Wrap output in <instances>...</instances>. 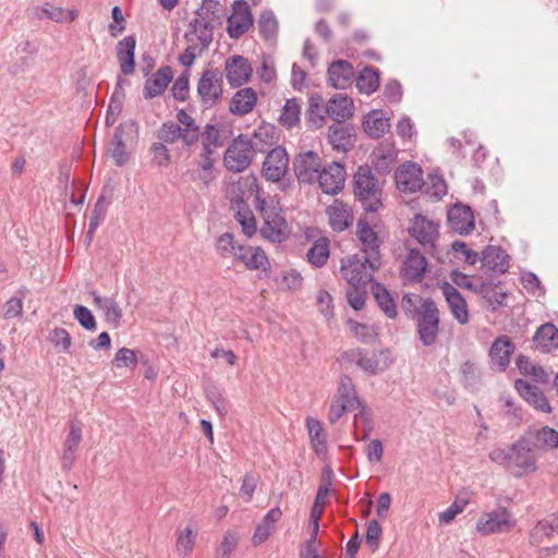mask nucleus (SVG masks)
Here are the masks:
<instances>
[{"instance_id":"obj_1","label":"nucleus","mask_w":558,"mask_h":558,"mask_svg":"<svg viewBox=\"0 0 558 558\" xmlns=\"http://www.w3.org/2000/svg\"><path fill=\"white\" fill-rule=\"evenodd\" d=\"M241 182L254 195L256 209L264 220L260 228L263 238L271 242L283 241L288 234V223L281 215L279 202L274 197L263 196V190L255 175L243 178L239 183Z\"/></svg>"},{"instance_id":"obj_2","label":"nucleus","mask_w":558,"mask_h":558,"mask_svg":"<svg viewBox=\"0 0 558 558\" xmlns=\"http://www.w3.org/2000/svg\"><path fill=\"white\" fill-rule=\"evenodd\" d=\"M489 459L502 465L509 474L520 478L538 471V457L527 440L519 439L507 448H495L489 452Z\"/></svg>"},{"instance_id":"obj_3","label":"nucleus","mask_w":558,"mask_h":558,"mask_svg":"<svg viewBox=\"0 0 558 558\" xmlns=\"http://www.w3.org/2000/svg\"><path fill=\"white\" fill-rule=\"evenodd\" d=\"M360 407L361 400L357 396L353 380L348 375H341L336 393L333 395L329 405V422L331 424H336L347 412L356 410Z\"/></svg>"},{"instance_id":"obj_4","label":"nucleus","mask_w":558,"mask_h":558,"mask_svg":"<svg viewBox=\"0 0 558 558\" xmlns=\"http://www.w3.org/2000/svg\"><path fill=\"white\" fill-rule=\"evenodd\" d=\"M379 267L380 260L354 254L341 259L340 275L350 287H362L372 281L374 271Z\"/></svg>"},{"instance_id":"obj_5","label":"nucleus","mask_w":558,"mask_h":558,"mask_svg":"<svg viewBox=\"0 0 558 558\" xmlns=\"http://www.w3.org/2000/svg\"><path fill=\"white\" fill-rule=\"evenodd\" d=\"M517 525V519L506 507L483 512L476 521L475 530L482 536L508 533Z\"/></svg>"},{"instance_id":"obj_6","label":"nucleus","mask_w":558,"mask_h":558,"mask_svg":"<svg viewBox=\"0 0 558 558\" xmlns=\"http://www.w3.org/2000/svg\"><path fill=\"white\" fill-rule=\"evenodd\" d=\"M222 15L223 7L219 1L203 0L194 20L195 31L199 33L202 43L211 41V32L221 24Z\"/></svg>"},{"instance_id":"obj_7","label":"nucleus","mask_w":558,"mask_h":558,"mask_svg":"<svg viewBox=\"0 0 558 558\" xmlns=\"http://www.w3.org/2000/svg\"><path fill=\"white\" fill-rule=\"evenodd\" d=\"M252 143L247 135L236 136L228 146L223 155L225 167L234 173L246 170L253 160Z\"/></svg>"},{"instance_id":"obj_8","label":"nucleus","mask_w":558,"mask_h":558,"mask_svg":"<svg viewBox=\"0 0 558 558\" xmlns=\"http://www.w3.org/2000/svg\"><path fill=\"white\" fill-rule=\"evenodd\" d=\"M354 192L367 209L375 210L379 205L380 187L369 167H359L354 174Z\"/></svg>"},{"instance_id":"obj_9","label":"nucleus","mask_w":558,"mask_h":558,"mask_svg":"<svg viewBox=\"0 0 558 558\" xmlns=\"http://www.w3.org/2000/svg\"><path fill=\"white\" fill-rule=\"evenodd\" d=\"M438 325L439 312L436 304L430 300L423 301L418 312L417 330L424 345H430L436 341Z\"/></svg>"},{"instance_id":"obj_10","label":"nucleus","mask_w":558,"mask_h":558,"mask_svg":"<svg viewBox=\"0 0 558 558\" xmlns=\"http://www.w3.org/2000/svg\"><path fill=\"white\" fill-rule=\"evenodd\" d=\"M288 170L289 155L286 148L276 146L267 153L260 173L266 181L277 183L286 177Z\"/></svg>"},{"instance_id":"obj_11","label":"nucleus","mask_w":558,"mask_h":558,"mask_svg":"<svg viewBox=\"0 0 558 558\" xmlns=\"http://www.w3.org/2000/svg\"><path fill=\"white\" fill-rule=\"evenodd\" d=\"M322 167V158L313 150L301 151L293 160L295 178L299 182L305 184L316 183Z\"/></svg>"},{"instance_id":"obj_12","label":"nucleus","mask_w":558,"mask_h":558,"mask_svg":"<svg viewBox=\"0 0 558 558\" xmlns=\"http://www.w3.org/2000/svg\"><path fill=\"white\" fill-rule=\"evenodd\" d=\"M223 74L231 87H241L251 81L253 66L247 58L233 54L226 59Z\"/></svg>"},{"instance_id":"obj_13","label":"nucleus","mask_w":558,"mask_h":558,"mask_svg":"<svg viewBox=\"0 0 558 558\" xmlns=\"http://www.w3.org/2000/svg\"><path fill=\"white\" fill-rule=\"evenodd\" d=\"M345 179L344 167L340 162L332 161L322 167L316 183L323 193L337 195L343 190Z\"/></svg>"},{"instance_id":"obj_14","label":"nucleus","mask_w":558,"mask_h":558,"mask_svg":"<svg viewBox=\"0 0 558 558\" xmlns=\"http://www.w3.org/2000/svg\"><path fill=\"white\" fill-rule=\"evenodd\" d=\"M337 362L345 369L354 366L369 375H374L379 368V361L375 353L363 351L360 348L348 349L340 353Z\"/></svg>"},{"instance_id":"obj_15","label":"nucleus","mask_w":558,"mask_h":558,"mask_svg":"<svg viewBox=\"0 0 558 558\" xmlns=\"http://www.w3.org/2000/svg\"><path fill=\"white\" fill-rule=\"evenodd\" d=\"M253 25V15L247 2L243 0L234 1L232 13L228 19V35L238 39L245 34Z\"/></svg>"},{"instance_id":"obj_16","label":"nucleus","mask_w":558,"mask_h":558,"mask_svg":"<svg viewBox=\"0 0 558 558\" xmlns=\"http://www.w3.org/2000/svg\"><path fill=\"white\" fill-rule=\"evenodd\" d=\"M222 78L216 70L207 69L202 73L197 83V94L202 101L214 105L222 95Z\"/></svg>"},{"instance_id":"obj_17","label":"nucleus","mask_w":558,"mask_h":558,"mask_svg":"<svg viewBox=\"0 0 558 558\" xmlns=\"http://www.w3.org/2000/svg\"><path fill=\"white\" fill-rule=\"evenodd\" d=\"M395 179L399 191L404 193H414L424 184L423 171L414 162L400 166L395 173Z\"/></svg>"},{"instance_id":"obj_18","label":"nucleus","mask_w":558,"mask_h":558,"mask_svg":"<svg viewBox=\"0 0 558 558\" xmlns=\"http://www.w3.org/2000/svg\"><path fill=\"white\" fill-rule=\"evenodd\" d=\"M356 238L360 243V250L367 258L380 260L381 240L378 233L364 219H360L356 225Z\"/></svg>"},{"instance_id":"obj_19","label":"nucleus","mask_w":558,"mask_h":558,"mask_svg":"<svg viewBox=\"0 0 558 558\" xmlns=\"http://www.w3.org/2000/svg\"><path fill=\"white\" fill-rule=\"evenodd\" d=\"M439 225L423 215H416L409 228L410 234L423 246H434L439 236Z\"/></svg>"},{"instance_id":"obj_20","label":"nucleus","mask_w":558,"mask_h":558,"mask_svg":"<svg viewBox=\"0 0 558 558\" xmlns=\"http://www.w3.org/2000/svg\"><path fill=\"white\" fill-rule=\"evenodd\" d=\"M514 344L508 336H500L495 339L489 349V363L493 368L504 372L510 364L514 352Z\"/></svg>"},{"instance_id":"obj_21","label":"nucleus","mask_w":558,"mask_h":558,"mask_svg":"<svg viewBox=\"0 0 558 558\" xmlns=\"http://www.w3.org/2000/svg\"><path fill=\"white\" fill-rule=\"evenodd\" d=\"M326 215L330 228L336 232L348 229L354 219L351 206L341 199H335L327 208Z\"/></svg>"},{"instance_id":"obj_22","label":"nucleus","mask_w":558,"mask_h":558,"mask_svg":"<svg viewBox=\"0 0 558 558\" xmlns=\"http://www.w3.org/2000/svg\"><path fill=\"white\" fill-rule=\"evenodd\" d=\"M233 258L241 262L248 270L266 271L270 267L266 253L259 246L238 245Z\"/></svg>"},{"instance_id":"obj_23","label":"nucleus","mask_w":558,"mask_h":558,"mask_svg":"<svg viewBox=\"0 0 558 558\" xmlns=\"http://www.w3.org/2000/svg\"><path fill=\"white\" fill-rule=\"evenodd\" d=\"M482 267L485 271L496 275H502L508 271L510 266V256L507 252L495 245L487 246L482 252Z\"/></svg>"},{"instance_id":"obj_24","label":"nucleus","mask_w":558,"mask_h":558,"mask_svg":"<svg viewBox=\"0 0 558 558\" xmlns=\"http://www.w3.org/2000/svg\"><path fill=\"white\" fill-rule=\"evenodd\" d=\"M426 258L416 250H411L402 262L400 276L405 282H420L426 271Z\"/></svg>"},{"instance_id":"obj_25","label":"nucleus","mask_w":558,"mask_h":558,"mask_svg":"<svg viewBox=\"0 0 558 558\" xmlns=\"http://www.w3.org/2000/svg\"><path fill=\"white\" fill-rule=\"evenodd\" d=\"M514 386L520 396L535 410L543 413H550L553 411L548 399L537 387L532 386L524 379L515 380Z\"/></svg>"},{"instance_id":"obj_26","label":"nucleus","mask_w":558,"mask_h":558,"mask_svg":"<svg viewBox=\"0 0 558 558\" xmlns=\"http://www.w3.org/2000/svg\"><path fill=\"white\" fill-rule=\"evenodd\" d=\"M257 93L252 87H243L236 90L229 104V111L234 116H246L251 113L257 105Z\"/></svg>"},{"instance_id":"obj_27","label":"nucleus","mask_w":558,"mask_h":558,"mask_svg":"<svg viewBox=\"0 0 558 558\" xmlns=\"http://www.w3.org/2000/svg\"><path fill=\"white\" fill-rule=\"evenodd\" d=\"M282 518V510L280 507L271 508L257 524L252 536L253 546L257 547L265 543L275 532L276 524Z\"/></svg>"},{"instance_id":"obj_28","label":"nucleus","mask_w":558,"mask_h":558,"mask_svg":"<svg viewBox=\"0 0 558 558\" xmlns=\"http://www.w3.org/2000/svg\"><path fill=\"white\" fill-rule=\"evenodd\" d=\"M441 292L449 305L451 314L460 324L469 322L468 304L458 290L450 283L441 286Z\"/></svg>"},{"instance_id":"obj_29","label":"nucleus","mask_w":558,"mask_h":558,"mask_svg":"<svg viewBox=\"0 0 558 558\" xmlns=\"http://www.w3.org/2000/svg\"><path fill=\"white\" fill-rule=\"evenodd\" d=\"M451 229L460 234H468L474 229V216L470 207L454 205L448 211Z\"/></svg>"},{"instance_id":"obj_30","label":"nucleus","mask_w":558,"mask_h":558,"mask_svg":"<svg viewBox=\"0 0 558 558\" xmlns=\"http://www.w3.org/2000/svg\"><path fill=\"white\" fill-rule=\"evenodd\" d=\"M364 132L372 138L384 136L390 129V118L383 110H372L363 119Z\"/></svg>"},{"instance_id":"obj_31","label":"nucleus","mask_w":558,"mask_h":558,"mask_svg":"<svg viewBox=\"0 0 558 558\" xmlns=\"http://www.w3.org/2000/svg\"><path fill=\"white\" fill-rule=\"evenodd\" d=\"M248 141L252 143L254 151H265L271 146L277 145L279 141L278 132L275 125L270 123H262L258 125Z\"/></svg>"},{"instance_id":"obj_32","label":"nucleus","mask_w":558,"mask_h":558,"mask_svg":"<svg viewBox=\"0 0 558 558\" xmlns=\"http://www.w3.org/2000/svg\"><path fill=\"white\" fill-rule=\"evenodd\" d=\"M354 132L348 125L333 124L328 130V142L332 149L345 153L354 145Z\"/></svg>"},{"instance_id":"obj_33","label":"nucleus","mask_w":558,"mask_h":558,"mask_svg":"<svg viewBox=\"0 0 558 558\" xmlns=\"http://www.w3.org/2000/svg\"><path fill=\"white\" fill-rule=\"evenodd\" d=\"M173 72L170 66H162L150 77H148L144 85L145 98H154L161 95L169 83L172 81Z\"/></svg>"},{"instance_id":"obj_34","label":"nucleus","mask_w":558,"mask_h":558,"mask_svg":"<svg viewBox=\"0 0 558 558\" xmlns=\"http://www.w3.org/2000/svg\"><path fill=\"white\" fill-rule=\"evenodd\" d=\"M327 116L328 102L324 104V98L319 94L311 95L308 98V108L306 110V121L310 128H323Z\"/></svg>"},{"instance_id":"obj_35","label":"nucleus","mask_w":558,"mask_h":558,"mask_svg":"<svg viewBox=\"0 0 558 558\" xmlns=\"http://www.w3.org/2000/svg\"><path fill=\"white\" fill-rule=\"evenodd\" d=\"M136 40L133 36L124 37L117 45V58L120 63L121 72L124 75H130L134 72Z\"/></svg>"},{"instance_id":"obj_36","label":"nucleus","mask_w":558,"mask_h":558,"mask_svg":"<svg viewBox=\"0 0 558 558\" xmlns=\"http://www.w3.org/2000/svg\"><path fill=\"white\" fill-rule=\"evenodd\" d=\"M353 76V66L347 61H336L328 69V81L335 88H345Z\"/></svg>"},{"instance_id":"obj_37","label":"nucleus","mask_w":558,"mask_h":558,"mask_svg":"<svg viewBox=\"0 0 558 558\" xmlns=\"http://www.w3.org/2000/svg\"><path fill=\"white\" fill-rule=\"evenodd\" d=\"M354 113L352 99L343 95H335L328 100V117L337 122L350 119Z\"/></svg>"},{"instance_id":"obj_38","label":"nucleus","mask_w":558,"mask_h":558,"mask_svg":"<svg viewBox=\"0 0 558 558\" xmlns=\"http://www.w3.org/2000/svg\"><path fill=\"white\" fill-rule=\"evenodd\" d=\"M305 425L313 450L318 454L324 453L327 449V434L323 423L315 417L308 416L305 420Z\"/></svg>"},{"instance_id":"obj_39","label":"nucleus","mask_w":558,"mask_h":558,"mask_svg":"<svg viewBox=\"0 0 558 558\" xmlns=\"http://www.w3.org/2000/svg\"><path fill=\"white\" fill-rule=\"evenodd\" d=\"M535 345L543 352H549L558 348V328L550 323L542 325L535 336Z\"/></svg>"},{"instance_id":"obj_40","label":"nucleus","mask_w":558,"mask_h":558,"mask_svg":"<svg viewBox=\"0 0 558 558\" xmlns=\"http://www.w3.org/2000/svg\"><path fill=\"white\" fill-rule=\"evenodd\" d=\"M82 440V428L72 423L69 434L63 444L62 461L65 468H70L75 459V451Z\"/></svg>"},{"instance_id":"obj_41","label":"nucleus","mask_w":558,"mask_h":558,"mask_svg":"<svg viewBox=\"0 0 558 558\" xmlns=\"http://www.w3.org/2000/svg\"><path fill=\"white\" fill-rule=\"evenodd\" d=\"M301 101L298 98L288 99L282 107L278 122L281 126L290 130L300 124Z\"/></svg>"},{"instance_id":"obj_42","label":"nucleus","mask_w":558,"mask_h":558,"mask_svg":"<svg viewBox=\"0 0 558 558\" xmlns=\"http://www.w3.org/2000/svg\"><path fill=\"white\" fill-rule=\"evenodd\" d=\"M475 291L490 304L493 310L502 306L508 296L507 292L499 283L495 284L493 282H483L475 289Z\"/></svg>"},{"instance_id":"obj_43","label":"nucleus","mask_w":558,"mask_h":558,"mask_svg":"<svg viewBox=\"0 0 558 558\" xmlns=\"http://www.w3.org/2000/svg\"><path fill=\"white\" fill-rule=\"evenodd\" d=\"M196 544V532L191 525H186L177 533L175 553L179 557H189Z\"/></svg>"},{"instance_id":"obj_44","label":"nucleus","mask_w":558,"mask_h":558,"mask_svg":"<svg viewBox=\"0 0 558 558\" xmlns=\"http://www.w3.org/2000/svg\"><path fill=\"white\" fill-rule=\"evenodd\" d=\"M94 303L98 308H101L105 313V318L108 323L118 326L122 318V310L118 302L112 298L102 299L98 294L94 293Z\"/></svg>"},{"instance_id":"obj_45","label":"nucleus","mask_w":558,"mask_h":558,"mask_svg":"<svg viewBox=\"0 0 558 558\" xmlns=\"http://www.w3.org/2000/svg\"><path fill=\"white\" fill-rule=\"evenodd\" d=\"M329 255V240L327 238H320L313 243L307 251L306 257L311 265L320 268L327 263Z\"/></svg>"},{"instance_id":"obj_46","label":"nucleus","mask_w":558,"mask_h":558,"mask_svg":"<svg viewBox=\"0 0 558 558\" xmlns=\"http://www.w3.org/2000/svg\"><path fill=\"white\" fill-rule=\"evenodd\" d=\"M39 17L46 16L58 23H71L77 17V12L74 10L66 11L60 7H53L46 3L38 9Z\"/></svg>"},{"instance_id":"obj_47","label":"nucleus","mask_w":558,"mask_h":558,"mask_svg":"<svg viewBox=\"0 0 558 558\" xmlns=\"http://www.w3.org/2000/svg\"><path fill=\"white\" fill-rule=\"evenodd\" d=\"M535 448L541 450H553L558 447V432L545 426L535 432Z\"/></svg>"},{"instance_id":"obj_48","label":"nucleus","mask_w":558,"mask_h":558,"mask_svg":"<svg viewBox=\"0 0 558 558\" xmlns=\"http://www.w3.org/2000/svg\"><path fill=\"white\" fill-rule=\"evenodd\" d=\"M517 366L521 374L532 377L535 381L545 383L548 375L539 365L535 364L529 357L520 355L517 360Z\"/></svg>"},{"instance_id":"obj_49","label":"nucleus","mask_w":558,"mask_h":558,"mask_svg":"<svg viewBox=\"0 0 558 558\" xmlns=\"http://www.w3.org/2000/svg\"><path fill=\"white\" fill-rule=\"evenodd\" d=\"M372 291H373L375 300L377 301L378 305L384 311V313L389 318L396 317L397 316L396 305H395L393 300L390 296L389 292L386 290V288L379 283H375L372 287Z\"/></svg>"},{"instance_id":"obj_50","label":"nucleus","mask_w":558,"mask_h":558,"mask_svg":"<svg viewBox=\"0 0 558 558\" xmlns=\"http://www.w3.org/2000/svg\"><path fill=\"white\" fill-rule=\"evenodd\" d=\"M379 86V77L376 70L371 68L363 69L357 77L356 87L361 93L369 95Z\"/></svg>"},{"instance_id":"obj_51","label":"nucleus","mask_w":558,"mask_h":558,"mask_svg":"<svg viewBox=\"0 0 558 558\" xmlns=\"http://www.w3.org/2000/svg\"><path fill=\"white\" fill-rule=\"evenodd\" d=\"M199 138L202 142L203 150L208 151L209 154H215L217 148L222 145L219 130L211 124L205 126V130L201 134Z\"/></svg>"},{"instance_id":"obj_52","label":"nucleus","mask_w":558,"mask_h":558,"mask_svg":"<svg viewBox=\"0 0 558 558\" xmlns=\"http://www.w3.org/2000/svg\"><path fill=\"white\" fill-rule=\"evenodd\" d=\"M258 28L260 36L266 40L274 39L277 36L278 21L272 12L266 11L262 13L258 21Z\"/></svg>"},{"instance_id":"obj_53","label":"nucleus","mask_w":558,"mask_h":558,"mask_svg":"<svg viewBox=\"0 0 558 558\" xmlns=\"http://www.w3.org/2000/svg\"><path fill=\"white\" fill-rule=\"evenodd\" d=\"M235 219L242 227V231L247 238H251L256 233V219L253 211L247 206L239 208L235 214Z\"/></svg>"},{"instance_id":"obj_54","label":"nucleus","mask_w":558,"mask_h":558,"mask_svg":"<svg viewBox=\"0 0 558 558\" xmlns=\"http://www.w3.org/2000/svg\"><path fill=\"white\" fill-rule=\"evenodd\" d=\"M350 332L359 340L371 342L377 337V328L373 325L361 324L353 319L348 320Z\"/></svg>"},{"instance_id":"obj_55","label":"nucleus","mask_w":558,"mask_h":558,"mask_svg":"<svg viewBox=\"0 0 558 558\" xmlns=\"http://www.w3.org/2000/svg\"><path fill=\"white\" fill-rule=\"evenodd\" d=\"M137 363L138 359L136 352L129 348L119 349L112 360V364L117 368L129 367L133 369L137 366Z\"/></svg>"},{"instance_id":"obj_56","label":"nucleus","mask_w":558,"mask_h":558,"mask_svg":"<svg viewBox=\"0 0 558 558\" xmlns=\"http://www.w3.org/2000/svg\"><path fill=\"white\" fill-rule=\"evenodd\" d=\"M111 157L117 166H123L128 162L129 157L125 150V145L121 137V128H119L113 136L110 145Z\"/></svg>"},{"instance_id":"obj_57","label":"nucleus","mask_w":558,"mask_h":558,"mask_svg":"<svg viewBox=\"0 0 558 558\" xmlns=\"http://www.w3.org/2000/svg\"><path fill=\"white\" fill-rule=\"evenodd\" d=\"M239 543V535L234 531H227L219 546L216 549L218 558H229L232 551L236 548Z\"/></svg>"},{"instance_id":"obj_58","label":"nucleus","mask_w":558,"mask_h":558,"mask_svg":"<svg viewBox=\"0 0 558 558\" xmlns=\"http://www.w3.org/2000/svg\"><path fill=\"white\" fill-rule=\"evenodd\" d=\"M151 156V162L159 167H168L171 162V156L169 149L162 143H154L149 148Z\"/></svg>"},{"instance_id":"obj_59","label":"nucleus","mask_w":558,"mask_h":558,"mask_svg":"<svg viewBox=\"0 0 558 558\" xmlns=\"http://www.w3.org/2000/svg\"><path fill=\"white\" fill-rule=\"evenodd\" d=\"M554 527L548 520L539 521L530 534V542L533 545H541L546 538L553 535Z\"/></svg>"},{"instance_id":"obj_60","label":"nucleus","mask_w":558,"mask_h":558,"mask_svg":"<svg viewBox=\"0 0 558 558\" xmlns=\"http://www.w3.org/2000/svg\"><path fill=\"white\" fill-rule=\"evenodd\" d=\"M190 71L185 70L173 83L171 92L177 100L184 101L190 92Z\"/></svg>"},{"instance_id":"obj_61","label":"nucleus","mask_w":558,"mask_h":558,"mask_svg":"<svg viewBox=\"0 0 558 558\" xmlns=\"http://www.w3.org/2000/svg\"><path fill=\"white\" fill-rule=\"evenodd\" d=\"M466 505V499L453 501L445 511L438 513L439 524L451 523L459 513L463 512Z\"/></svg>"},{"instance_id":"obj_62","label":"nucleus","mask_w":558,"mask_h":558,"mask_svg":"<svg viewBox=\"0 0 558 558\" xmlns=\"http://www.w3.org/2000/svg\"><path fill=\"white\" fill-rule=\"evenodd\" d=\"M347 299L351 307L360 311L364 307L366 301V286L350 287L347 291Z\"/></svg>"},{"instance_id":"obj_63","label":"nucleus","mask_w":558,"mask_h":558,"mask_svg":"<svg viewBox=\"0 0 558 558\" xmlns=\"http://www.w3.org/2000/svg\"><path fill=\"white\" fill-rule=\"evenodd\" d=\"M238 245L234 243V238L231 233L221 234L216 243V250L222 257H234Z\"/></svg>"},{"instance_id":"obj_64","label":"nucleus","mask_w":558,"mask_h":558,"mask_svg":"<svg viewBox=\"0 0 558 558\" xmlns=\"http://www.w3.org/2000/svg\"><path fill=\"white\" fill-rule=\"evenodd\" d=\"M50 341L64 353H68L72 345L70 333L64 328H54L50 333Z\"/></svg>"}]
</instances>
